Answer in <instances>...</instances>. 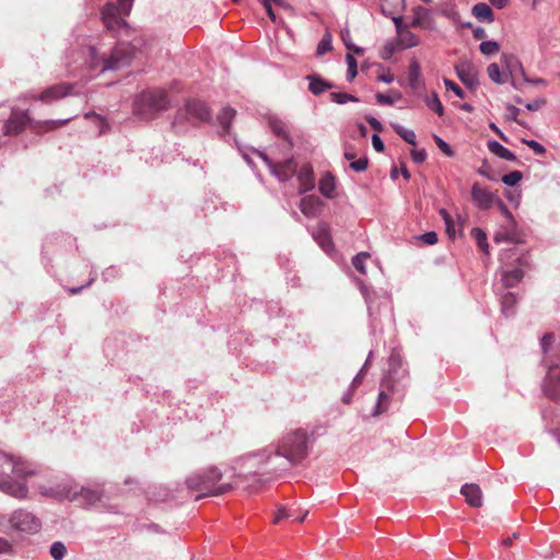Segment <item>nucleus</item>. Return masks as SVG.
I'll list each match as a JSON object with an SVG mask.
<instances>
[{
  "mask_svg": "<svg viewBox=\"0 0 560 560\" xmlns=\"http://www.w3.org/2000/svg\"><path fill=\"white\" fill-rule=\"evenodd\" d=\"M140 52V40H120L106 56L101 55L95 47H89V67L92 71L104 73L109 70H118L131 63Z\"/></svg>",
  "mask_w": 560,
  "mask_h": 560,
  "instance_id": "obj_1",
  "label": "nucleus"
},
{
  "mask_svg": "<svg viewBox=\"0 0 560 560\" xmlns=\"http://www.w3.org/2000/svg\"><path fill=\"white\" fill-rule=\"evenodd\" d=\"M311 444V435L303 429H296L279 441L276 454L287 458L292 465H299L308 456Z\"/></svg>",
  "mask_w": 560,
  "mask_h": 560,
  "instance_id": "obj_2",
  "label": "nucleus"
},
{
  "mask_svg": "<svg viewBox=\"0 0 560 560\" xmlns=\"http://www.w3.org/2000/svg\"><path fill=\"white\" fill-rule=\"evenodd\" d=\"M222 474L215 467L208 468L205 474L191 475L187 478L186 485L189 490L201 492L196 500L209 495H221L230 491L231 486L219 483Z\"/></svg>",
  "mask_w": 560,
  "mask_h": 560,
  "instance_id": "obj_3",
  "label": "nucleus"
},
{
  "mask_svg": "<svg viewBox=\"0 0 560 560\" xmlns=\"http://www.w3.org/2000/svg\"><path fill=\"white\" fill-rule=\"evenodd\" d=\"M215 114H212L210 107H180L178 114L192 124L208 121L228 130L235 116V110L233 107H215Z\"/></svg>",
  "mask_w": 560,
  "mask_h": 560,
  "instance_id": "obj_4",
  "label": "nucleus"
},
{
  "mask_svg": "<svg viewBox=\"0 0 560 560\" xmlns=\"http://www.w3.org/2000/svg\"><path fill=\"white\" fill-rule=\"evenodd\" d=\"M40 492L44 495L59 500L68 499L70 501H74L81 498L83 502L89 505H94L101 499L97 491L90 488H81L80 492H78L69 482L58 483L49 488L43 487L40 488Z\"/></svg>",
  "mask_w": 560,
  "mask_h": 560,
  "instance_id": "obj_5",
  "label": "nucleus"
},
{
  "mask_svg": "<svg viewBox=\"0 0 560 560\" xmlns=\"http://www.w3.org/2000/svg\"><path fill=\"white\" fill-rule=\"evenodd\" d=\"M502 61L504 62L505 70H501L500 66L495 62L490 63L487 68L488 75L491 81L497 84H504L508 80L516 86V72L524 75V69L520 60L512 55H503Z\"/></svg>",
  "mask_w": 560,
  "mask_h": 560,
  "instance_id": "obj_6",
  "label": "nucleus"
},
{
  "mask_svg": "<svg viewBox=\"0 0 560 560\" xmlns=\"http://www.w3.org/2000/svg\"><path fill=\"white\" fill-rule=\"evenodd\" d=\"M124 12L115 3H106L101 10L105 27L117 36H130V26L122 18Z\"/></svg>",
  "mask_w": 560,
  "mask_h": 560,
  "instance_id": "obj_7",
  "label": "nucleus"
},
{
  "mask_svg": "<svg viewBox=\"0 0 560 560\" xmlns=\"http://www.w3.org/2000/svg\"><path fill=\"white\" fill-rule=\"evenodd\" d=\"M73 85L68 83H60L52 86L47 88L42 92H25L22 93L19 97V102L24 103H33V102H43V103H51L57 102L61 97L71 94Z\"/></svg>",
  "mask_w": 560,
  "mask_h": 560,
  "instance_id": "obj_8",
  "label": "nucleus"
},
{
  "mask_svg": "<svg viewBox=\"0 0 560 560\" xmlns=\"http://www.w3.org/2000/svg\"><path fill=\"white\" fill-rule=\"evenodd\" d=\"M0 465H8L11 468L12 475L20 480H25L27 477L35 475L33 465L21 456L1 454Z\"/></svg>",
  "mask_w": 560,
  "mask_h": 560,
  "instance_id": "obj_9",
  "label": "nucleus"
},
{
  "mask_svg": "<svg viewBox=\"0 0 560 560\" xmlns=\"http://www.w3.org/2000/svg\"><path fill=\"white\" fill-rule=\"evenodd\" d=\"M388 377L382 382V387L392 390L394 384L408 375V371L402 368V358L394 350L388 360Z\"/></svg>",
  "mask_w": 560,
  "mask_h": 560,
  "instance_id": "obj_10",
  "label": "nucleus"
},
{
  "mask_svg": "<svg viewBox=\"0 0 560 560\" xmlns=\"http://www.w3.org/2000/svg\"><path fill=\"white\" fill-rule=\"evenodd\" d=\"M10 523L13 528L26 533H36L40 528L39 520L23 510L14 512L10 517Z\"/></svg>",
  "mask_w": 560,
  "mask_h": 560,
  "instance_id": "obj_11",
  "label": "nucleus"
},
{
  "mask_svg": "<svg viewBox=\"0 0 560 560\" xmlns=\"http://www.w3.org/2000/svg\"><path fill=\"white\" fill-rule=\"evenodd\" d=\"M171 100L165 90L151 88L142 91L135 100L132 105H170Z\"/></svg>",
  "mask_w": 560,
  "mask_h": 560,
  "instance_id": "obj_12",
  "label": "nucleus"
},
{
  "mask_svg": "<svg viewBox=\"0 0 560 560\" xmlns=\"http://www.w3.org/2000/svg\"><path fill=\"white\" fill-rule=\"evenodd\" d=\"M0 491L15 499H25L28 493L26 483L13 480L10 475H2L0 477Z\"/></svg>",
  "mask_w": 560,
  "mask_h": 560,
  "instance_id": "obj_13",
  "label": "nucleus"
},
{
  "mask_svg": "<svg viewBox=\"0 0 560 560\" xmlns=\"http://www.w3.org/2000/svg\"><path fill=\"white\" fill-rule=\"evenodd\" d=\"M516 262H517V267H515L511 270H504L502 272L501 280L505 288H513L518 282H521L522 279L524 278L523 268L529 266L528 257L525 255H522L521 257H518Z\"/></svg>",
  "mask_w": 560,
  "mask_h": 560,
  "instance_id": "obj_14",
  "label": "nucleus"
},
{
  "mask_svg": "<svg viewBox=\"0 0 560 560\" xmlns=\"http://www.w3.org/2000/svg\"><path fill=\"white\" fill-rule=\"evenodd\" d=\"M30 122L27 112L15 109L12 112L10 118L4 124V135L14 136L19 135Z\"/></svg>",
  "mask_w": 560,
  "mask_h": 560,
  "instance_id": "obj_15",
  "label": "nucleus"
},
{
  "mask_svg": "<svg viewBox=\"0 0 560 560\" xmlns=\"http://www.w3.org/2000/svg\"><path fill=\"white\" fill-rule=\"evenodd\" d=\"M546 396L552 400H560V368L550 366L544 384Z\"/></svg>",
  "mask_w": 560,
  "mask_h": 560,
  "instance_id": "obj_16",
  "label": "nucleus"
},
{
  "mask_svg": "<svg viewBox=\"0 0 560 560\" xmlns=\"http://www.w3.org/2000/svg\"><path fill=\"white\" fill-rule=\"evenodd\" d=\"M471 198L474 203L482 210L490 209L494 203V195L479 183H475L471 187Z\"/></svg>",
  "mask_w": 560,
  "mask_h": 560,
  "instance_id": "obj_17",
  "label": "nucleus"
},
{
  "mask_svg": "<svg viewBox=\"0 0 560 560\" xmlns=\"http://www.w3.org/2000/svg\"><path fill=\"white\" fill-rule=\"evenodd\" d=\"M261 158L268 163L271 168V172L280 179L288 180L296 173V163L290 159L282 163H271L266 155H261Z\"/></svg>",
  "mask_w": 560,
  "mask_h": 560,
  "instance_id": "obj_18",
  "label": "nucleus"
},
{
  "mask_svg": "<svg viewBox=\"0 0 560 560\" xmlns=\"http://www.w3.org/2000/svg\"><path fill=\"white\" fill-rule=\"evenodd\" d=\"M456 74L460 81L468 88L478 84V78L475 67L471 62L465 61L455 66Z\"/></svg>",
  "mask_w": 560,
  "mask_h": 560,
  "instance_id": "obj_19",
  "label": "nucleus"
},
{
  "mask_svg": "<svg viewBox=\"0 0 560 560\" xmlns=\"http://www.w3.org/2000/svg\"><path fill=\"white\" fill-rule=\"evenodd\" d=\"M460 493L470 506L480 508L482 505V491L477 483H465L460 488Z\"/></svg>",
  "mask_w": 560,
  "mask_h": 560,
  "instance_id": "obj_20",
  "label": "nucleus"
},
{
  "mask_svg": "<svg viewBox=\"0 0 560 560\" xmlns=\"http://www.w3.org/2000/svg\"><path fill=\"white\" fill-rule=\"evenodd\" d=\"M298 180L300 183V192L304 194L306 191H310L315 186V178H314V172L311 164H304L299 173H298Z\"/></svg>",
  "mask_w": 560,
  "mask_h": 560,
  "instance_id": "obj_21",
  "label": "nucleus"
},
{
  "mask_svg": "<svg viewBox=\"0 0 560 560\" xmlns=\"http://www.w3.org/2000/svg\"><path fill=\"white\" fill-rule=\"evenodd\" d=\"M308 81V90L314 95H320L322 93L330 90L332 84L324 80L320 75L312 73L305 78Z\"/></svg>",
  "mask_w": 560,
  "mask_h": 560,
  "instance_id": "obj_22",
  "label": "nucleus"
},
{
  "mask_svg": "<svg viewBox=\"0 0 560 560\" xmlns=\"http://www.w3.org/2000/svg\"><path fill=\"white\" fill-rule=\"evenodd\" d=\"M314 236L319 244V246L326 252L329 253L332 247V241L329 234V229L326 224H319L314 232Z\"/></svg>",
  "mask_w": 560,
  "mask_h": 560,
  "instance_id": "obj_23",
  "label": "nucleus"
},
{
  "mask_svg": "<svg viewBox=\"0 0 560 560\" xmlns=\"http://www.w3.org/2000/svg\"><path fill=\"white\" fill-rule=\"evenodd\" d=\"M471 13L480 22L492 23L494 21V13L486 2L476 3L472 7Z\"/></svg>",
  "mask_w": 560,
  "mask_h": 560,
  "instance_id": "obj_24",
  "label": "nucleus"
},
{
  "mask_svg": "<svg viewBox=\"0 0 560 560\" xmlns=\"http://www.w3.org/2000/svg\"><path fill=\"white\" fill-rule=\"evenodd\" d=\"M320 206V200L316 196H306L301 200L300 209L303 214L307 217H315L317 209Z\"/></svg>",
  "mask_w": 560,
  "mask_h": 560,
  "instance_id": "obj_25",
  "label": "nucleus"
},
{
  "mask_svg": "<svg viewBox=\"0 0 560 560\" xmlns=\"http://www.w3.org/2000/svg\"><path fill=\"white\" fill-rule=\"evenodd\" d=\"M488 149L494 155H497L501 159H504L506 161H515L516 160L515 154L513 152H511L509 149H506L505 147H503L498 141H489Z\"/></svg>",
  "mask_w": 560,
  "mask_h": 560,
  "instance_id": "obj_26",
  "label": "nucleus"
},
{
  "mask_svg": "<svg viewBox=\"0 0 560 560\" xmlns=\"http://www.w3.org/2000/svg\"><path fill=\"white\" fill-rule=\"evenodd\" d=\"M335 186H336L335 177L332 176L331 173H327L319 180L318 188H319V191L325 197L332 198L334 197V191H335Z\"/></svg>",
  "mask_w": 560,
  "mask_h": 560,
  "instance_id": "obj_27",
  "label": "nucleus"
},
{
  "mask_svg": "<svg viewBox=\"0 0 560 560\" xmlns=\"http://www.w3.org/2000/svg\"><path fill=\"white\" fill-rule=\"evenodd\" d=\"M381 10L385 16H392L399 8L404 7L405 0H381Z\"/></svg>",
  "mask_w": 560,
  "mask_h": 560,
  "instance_id": "obj_28",
  "label": "nucleus"
},
{
  "mask_svg": "<svg viewBox=\"0 0 560 560\" xmlns=\"http://www.w3.org/2000/svg\"><path fill=\"white\" fill-rule=\"evenodd\" d=\"M371 255L368 252H361L352 258V265L355 270L361 275H366V261Z\"/></svg>",
  "mask_w": 560,
  "mask_h": 560,
  "instance_id": "obj_29",
  "label": "nucleus"
},
{
  "mask_svg": "<svg viewBox=\"0 0 560 560\" xmlns=\"http://www.w3.org/2000/svg\"><path fill=\"white\" fill-rule=\"evenodd\" d=\"M430 19V11L427 8L418 5L413 9L412 26H421Z\"/></svg>",
  "mask_w": 560,
  "mask_h": 560,
  "instance_id": "obj_30",
  "label": "nucleus"
},
{
  "mask_svg": "<svg viewBox=\"0 0 560 560\" xmlns=\"http://www.w3.org/2000/svg\"><path fill=\"white\" fill-rule=\"evenodd\" d=\"M471 235L476 240L478 247L486 254H488L489 244L487 242V234L479 228L471 230Z\"/></svg>",
  "mask_w": 560,
  "mask_h": 560,
  "instance_id": "obj_31",
  "label": "nucleus"
},
{
  "mask_svg": "<svg viewBox=\"0 0 560 560\" xmlns=\"http://www.w3.org/2000/svg\"><path fill=\"white\" fill-rule=\"evenodd\" d=\"M393 128H394L395 132L397 135H399V137H401L407 143H409L411 145L417 144L416 133L412 130L406 129L405 127H402L398 124L393 125Z\"/></svg>",
  "mask_w": 560,
  "mask_h": 560,
  "instance_id": "obj_32",
  "label": "nucleus"
},
{
  "mask_svg": "<svg viewBox=\"0 0 560 560\" xmlns=\"http://www.w3.org/2000/svg\"><path fill=\"white\" fill-rule=\"evenodd\" d=\"M330 101L336 104L342 105L347 102L358 103L359 98H357L354 95L346 93V92H331Z\"/></svg>",
  "mask_w": 560,
  "mask_h": 560,
  "instance_id": "obj_33",
  "label": "nucleus"
},
{
  "mask_svg": "<svg viewBox=\"0 0 560 560\" xmlns=\"http://www.w3.org/2000/svg\"><path fill=\"white\" fill-rule=\"evenodd\" d=\"M269 126L272 129V131L280 137L288 138L287 133V125L276 117H269L268 118Z\"/></svg>",
  "mask_w": 560,
  "mask_h": 560,
  "instance_id": "obj_34",
  "label": "nucleus"
},
{
  "mask_svg": "<svg viewBox=\"0 0 560 560\" xmlns=\"http://www.w3.org/2000/svg\"><path fill=\"white\" fill-rule=\"evenodd\" d=\"M389 405V396L385 392V389H382L378 394V400L375 407V410L372 412V416H378L383 412H385Z\"/></svg>",
  "mask_w": 560,
  "mask_h": 560,
  "instance_id": "obj_35",
  "label": "nucleus"
},
{
  "mask_svg": "<svg viewBox=\"0 0 560 560\" xmlns=\"http://www.w3.org/2000/svg\"><path fill=\"white\" fill-rule=\"evenodd\" d=\"M479 50L482 55L490 56L500 50V45L495 40H483L479 45Z\"/></svg>",
  "mask_w": 560,
  "mask_h": 560,
  "instance_id": "obj_36",
  "label": "nucleus"
},
{
  "mask_svg": "<svg viewBox=\"0 0 560 560\" xmlns=\"http://www.w3.org/2000/svg\"><path fill=\"white\" fill-rule=\"evenodd\" d=\"M346 62H347V66H348V69H347V79L349 81L353 80L357 74H358V63H357V60L355 58L353 57V55L351 54H347L346 55Z\"/></svg>",
  "mask_w": 560,
  "mask_h": 560,
  "instance_id": "obj_37",
  "label": "nucleus"
},
{
  "mask_svg": "<svg viewBox=\"0 0 560 560\" xmlns=\"http://www.w3.org/2000/svg\"><path fill=\"white\" fill-rule=\"evenodd\" d=\"M341 39H342L345 46L349 50H351V51H353L354 54H358V55L363 52V49L361 47H359V46H357V45H354L352 43L349 30L341 31Z\"/></svg>",
  "mask_w": 560,
  "mask_h": 560,
  "instance_id": "obj_38",
  "label": "nucleus"
},
{
  "mask_svg": "<svg viewBox=\"0 0 560 560\" xmlns=\"http://www.w3.org/2000/svg\"><path fill=\"white\" fill-rule=\"evenodd\" d=\"M66 551V546L60 541L54 542L50 547V555L55 560H62Z\"/></svg>",
  "mask_w": 560,
  "mask_h": 560,
  "instance_id": "obj_39",
  "label": "nucleus"
},
{
  "mask_svg": "<svg viewBox=\"0 0 560 560\" xmlns=\"http://www.w3.org/2000/svg\"><path fill=\"white\" fill-rule=\"evenodd\" d=\"M523 178V174L520 171H513L509 174H505L502 177V182L508 186L516 185Z\"/></svg>",
  "mask_w": 560,
  "mask_h": 560,
  "instance_id": "obj_40",
  "label": "nucleus"
},
{
  "mask_svg": "<svg viewBox=\"0 0 560 560\" xmlns=\"http://www.w3.org/2000/svg\"><path fill=\"white\" fill-rule=\"evenodd\" d=\"M331 37L330 35H325L317 45V55H324L331 50Z\"/></svg>",
  "mask_w": 560,
  "mask_h": 560,
  "instance_id": "obj_41",
  "label": "nucleus"
},
{
  "mask_svg": "<svg viewBox=\"0 0 560 560\" xmlns=\"http://www.w3.org/2000/svg\"><path fill=\"white\" fill-rule=\"evenodd\" d=\"M433 139H434V142L436 143L438 148L447 156L452 158L454 156V151L453 149L450 147V144H447L442 138H440L439 136L434 135L433 136Z\"/></svg>",
  "mask_w": 560,
  "mask_h": 560,
  "instance_id": "obj_42",
  "label": "nucleus"
},
{
  "mask_svg": "<svg viewBox=\"0 0 560 560\" xmlns=\"http://www.w3.org/2000/svg\"><path fill=\"white\" fill-rule=\"evenodd\" d=\"M85 118L93 119V121L100 127V133L105 132L107 125L102 116L90 112L85 114Z\"/></svg>",
  "mask_w": 560,
  "mask_h": 560,
  "instance_id": "obj_43",
  "label": "nucleus"
},
{
  "mask_svg": "<svg viewBox=\"0 0 560 560\" xmlns=\"http://www.w3.org/2000/svg\"><path fill=\"white\" fill-rule=\"evenodd\" d=\"M516 304V296L509 292L506 293L502 299V308L503 312H508L510 308H512Z\"/></svg>",
  "mask_w": 560,
  "mask_h": 560,
  "instance_id": "obj_44",
  "label": "nucleus"
},
{
  "mask_svg": "<svg viewBox=\"0 0 560 560\" xmlns=\"http://www.w3.org/2000/svg\"><path fill=\"white\" fill-rule=\"evenodd\" d=\"M369 166V159L368 158H361L357 161H352L350 163V167L355 171V172H363L368 168Z\"/></svg>",
  "mask_w": 560,
  "mask_h": 560,
  "instance_id": "obj_45",
  "label": "nucleus"
},
{
  "mask_svg": "<svg viewBox=\"0 0 560 560\" xmlns=\"http://www.w3.org/2000/svg\"><path fill=\"white\" fill-rule=\"evenodd\" d=\"M444 84L447 90H452L458 97L464 98L465 93L463 89L454 81L450 79H444Z\"/></svg>",
  "mask_w": 560,
  "mask_h": 560,
  "instance_id": "obj_46",
  "label": "nucleus"
},
{
  "mask_svg": "<svg viewBox=\"0 0 560 560\" xmlns=\"http://www.w3.org/2000/svg\"><path fill=\"white\" fill-rule=\"evenodd\" d=\"M553 340H555V336L551 332L545 334L544 337L541 338L540 345H541L542 352L545 354L548 353V350H549L550 346L552 345Z\"/></svg>",
  "mask_w": 560,
  "mask_h": 560,
  "instance_id": "obj_47",
  "label": "nucleus"
},
{
  "mask_svg": "<svg viewBox=\"0 0 560 560\" xmlns=\"http://www.w3.org/2000/svg\"><path fill=\"white\" fill-rule=\"evenodd\" d=\"M440 214L445 222L447 233L448 234L454 233L453 220H452V217L450 215V213L445 209H441Z\"/></svg>",
  "mask_w": 560,
  "mask_h": 560,
  "instance_id": "obj_48",
  "label": "nucleus"
},
{
  "mask_svg": "<svg viewBox=\"0 0 560 560\" xmlns=\"http://www.w3.org/2000/svg\"><path fill=\"white\" fill-rule=\"evenodd\" d=\"M411 159L417 164L423 163L425 161V159H427L425 150H423V149H421V150H412L411 151Z\"/></svg>",
  "mask_w": 560,
  "mask_h": 560,
  "instance_id": "obj_49",
  "label": "nucleus"
},
{
  "mask_svg": "<svg viewBox=\"0 0 560 560\" xmlns=\"http://www.w3.org/2000/svg\"><path fill=\"white\" fill-rule=\"evenodd\" d=\"M524 142L538 155H541L546 152L544 145L535 140H524Z\"/></svg>",
  "mask_w": 560,
  "mask_h": 560,
  "instance_id": "obj_50",
  "label": "nucleus"
},
{
  "mask_svg": "<svg viewBox=\"0 0 560 560\" xmlns=\"http://www.w3.org/2000/svg\"><path fill=\"white\" fill-rule=\"evenodd\" d=\"M420 238L422 240L423 243H425L427 245H434L436 244L438 242V235L435 232L431 231V232H427L424 234H422L420 236Z\"/></svg>",
  "mask_w": 560,
  "mask_h": 560,
  "instance_id": "obj_51",
  "label": "nucleus"
},
{
  "mask_svg": "<svg viewBox=\"0 0 560 560\" xmlns=\"http://www.w3.org/2000/svg\"><path fill=\"white\" fill-rule=\"evenodd\" d=\"M425 105H442L439 95L435 91L427 94L424 97Z\"/></svg>",
  "mask_w": 560,
  "mask_h": 560,
  "instance_id": "obj_52",
  "label": "nucleus"
},
{
  "mask_svg": "<svg viewBox=\"0 0 560 560\" xmlns=\"http://www.w3.org/2000/svg\"><path fill=\"white\" fill-rule=\"evenodd\" d=\"M132 3L133 0H118L116 5L124 12L125 15H128L130 13Z\"/></svg>",
  "mask_w": 560,
  "mask_h": 560,
  "instance_id": "obj_53",
  "label": "nucleus"
},
{
  "mask_svg": "<svg viewBox=\"0 0 560 560\" xmlns=\"http://www.w3.org/2000/svg\"><path fill=\"white\" fill-rule=\"evenodd\" d=\"M293 516L292 513H290L289 511H287L284 508H279L276 516H275V520H273V523L275 524H278L280 523V521L284 520V518H289Z\"/></svg>",
  "mask_w": 560,
  "mask_h": 560,
  "instance_id": "obj_54",
  "label": "nucleus"
},
{
  "mask_svg": "<svg viewBox=\"0 0 560 560\" xmlns=\"http://www.w3.org/2000/svg\"><path fill=\"white\" fill-rule=\"evenodd\" d=\"M372 144H373V148L377 151V152H383L384 151V143L382 141V139L377 136V135H373L372 136Z\"/></svg>",
  "mask_w": 560,
  "mask_h": 560,
  "instance_id": "obj_55",
  "label": "nucleus"
},
{
  "mask_svg": "<svg viewBox=\"0 0 560 560\" xmlns=\"http://www.w3.org/2000/svg\"><path fill=\"white\" fill-rule=\"evenodd\" d=\"M11 550L12 546L10 542L7 539L0 537V553H9Z\"/></svg>",
  "mask_w": 560,
  "mask_h": 560,
  "instance_id": "obj_56",
  "label": "nucleus"
},
{
  "mask_svg": "<svg viewBox=\"0 0 560 560\" xmlns=\"http://www.w3.org/2000/svg\"><path fill=\"white\" fill-rule=\"evenodd\" d=\"M497 205L504 217H506L509 220H513L512 213L501 200H498Z\"/></svg>",
  "mask_w": 560,
  "mask_h": 560,
  "instance_id": "obj_57",
  "label": "nucleus"
},
{
  "mask_svg": "<svg viewBox=\"0 0 560 560\" xmlns=\"http://www.w3.org/2000/svg\"><path fill=\"white\" fill-rule=\"evenodd\" d=\"M376 100L377 102L382 103V104H393L394 103V100L389 96V95H386V94H383V93H377L376 94Z\"/></svg>",
  "mask_w": 560,
  "mask_h": 560,
  "instance_id": "obj_58",
  "label": "nucleus"
},
{
  "mask_svg": "<svg viewBox=\"0 0 560 560\" xmlns=\"http://www.w3.org/2000/svg\"><path fill=\"white\" fill-rule=\"evenodd\" d=\"M472 36L475 39H482L487 36L485 28L477 26L472 30Z\"/></svg>",
  "mask_w": 560,
  "mask_h": 560,
  "instance_id": "obj_59",
  "label": "nucleus"
},
{
  "mask_svg": "<svg viewBox=\"0 0 560 560\" xmlns=\"http://www.w3.org/2000/svg\"><path fill=\"white\" fill-rule=\"evenodd\" d=\"M368 122L371 125V127L376 131H382L383 127L382 124L374 117H368Z\"/></svg>",
  "mask_w": 560,
  "mask_h": 560,
  "instance_id": "obj_60",
  "label": "nucleus"
},
{
  "mask_svg": "<svg viewBox=\"0 0 560 560\" xmlns=\"http://www.w3.org/2000/svg\"><path fill=\"white\" fill-rule=\"evenodd\" d=\"M489 1L494 8L500 9V10L504 9L510 2V0H489Z\"/></svg>",
  "mask_w": 560,
  "mask_h": 560,
  "instance_id": "obj_61",
  "label": "nucleus"
},
{
  "mask_svg": "<svg viewBox=\"0 0 560 560\" xmlns=\"http://www.w3.org/2000/svg\"><path fill=\"white\" fill-rule=\"evenodd\" d=\"M378 80L384 83H392L394 81V75L392 73H384L378 77Z\"/></svg>",
  "mask_w": 560,
  "mask_h": 560,
  "instance_id": "obj_62",
  "label": "nucleus"
},
{
  "mask_svg": "<svg viewBox=\"0 0 560 560\" xmlns=\"http://www.w3.org/2000/svg\"><path fill=\"white\" fill-rule=\"evenodd\" d=\"M264 8L266 10L267 15L270 18V20H276L275 11L272 10L271 4L264 3Z\"/></svg>",
  "mask_w": 560,
  "mask_h": 560,
  "instance_id": "obj_63",
  "label": "nucleus"
},
{
  "mask_svg": "<svg viewBox=\"0 0 560 560\" xmlns=\"http://www.w3.org/2000/svg\"><path fill=\"white\" fill-rule=\"evenodd\" d=\"M357 129L360 133L361 137H366V133H368V129L365 127V125L363 122H358L357 125Z\"/></svg>",
  "mask_w": 560,
  "mask_h": 560,
  "instance_id": "obj_64",
  "label": "nucleus"
}]
</instances>
